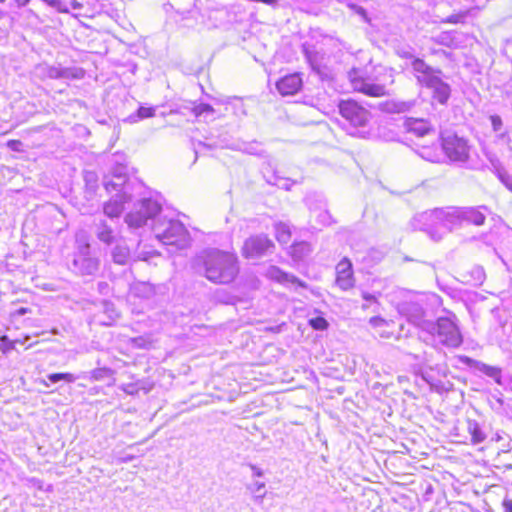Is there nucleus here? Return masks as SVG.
<instances>
[{"label": "nucleus", "mask_w": 512, "mask_h": 512, "mask_svg": "<svg viewBox=\"0 0 512 512\" xmlns=\"http://www.w3.org/2000/svg\"><path fill=\"white\" fill-rule=\"evenodd\" d=\"M198 259L203 262L206 278L215 283H230L239 272L237 258L228 252L209 250Z\"/></svg>", "instance_id": "1"}, {"label": "nucleus", "mask_w": 512, "mask_h": 512, "mask_svg": "<svg viewBox=\"0 0 512 512\" xmlns=\"http://www.w3.org/2000/svg\"><path fill=\"white\" fill-rule=\"evenodd\" d=\"M412 68L416 74L417 81L429 89L432 98L444 105L451 95V87L442 78V71L429 66L424 60L415 58Z\"/></svg>", "instance_id": "2"}, {"label": "nucleus", "mask_w": 512, "mask_h": 512, "mask_svg": "<svg viewBox=\"0 0 512 512\" xmlns=\"http://www.w3.org/2000/svg\"><path fill=\"white\" fill-rule=\"evenodd\" d=\"M423 331L431 334L438 343L457 348L463 342L462 334L457 325V317L454 314L446 317H439L436 322L425 323Z\"/></svg>", "instance_id": "3"}, {"label": "nucleus", "mask_w": 512, "mask_h": 512, "mask_svg": "<svg viewBox=\"0 0 512 512\" xmlns=\"http://www.w3.org/2000/svg\"><path fill=\"white\" fill-rule=\"evenodd\" d=\"M115 178V181H105V188L108 192L112 190L117 191L119 188H121V193L116 194L113 198L106 202L103 207L105 215H107L111 219L119 217L124 210V204L128 203L131 200V194L129 193V185L126 184L125 175L119 174L116 175Z\"/></svg>", "instance_id": "4"}, {"label": "nucleus", "mask_w": 512, "mask_h": 512, "mask_svg": "<svg viewBox=\"0 0 512 512\" xmlns=\"http://www.w3.org/2000/svg\"><path fill=\"white\" fill-rule=\"evenodd\" d=\"M72 265L73 270L80 275H94L99 269L100 261L91 255L88 239L82 233L76 236V251Z\"/></svg>", "instance_id": "5"}, {"label": "nucleus", "mask_w": 512, "mask_h": 512, "mask_svg": "<svg viewBox=\"0 0 512 512\" xmlns=\"http://www.w3.org/2000/svg\"><path fill=\"white\" fill-rule=\"evenodd\" d=\"M160 211L161 206L156 200L142 199L127 213L125 222L126 224H145L148 220H154Z\"/></svg>", "instance_id": "6"}, {"label": "nucleus", "mask_w": 512, "mask_h": 512, "mask_svg": "<svg viewBox=\"0 0 512 512\" xmlns=\"http://www.w3.org/2000/svg\"><path fill=\"white\" fill-rule=\"evenodd\" d=\"M442 149L450 161L465 162L469 158V146L467 140L456 134H448L442 137Z\"/></svg>", "instance_id": "7"}, {"label": "nucleus", "mask_w": 512, "mask_h": 512, "mask_svg": "<svg viewBox=\"0 0 512 512\" xmlns=\"http://www.w3.org/2000/svg\"><path fill=\"white\" fill-rule=\"evenodd\" d=\"M348 78L354 91L370 97H382L387 94L384 85L371 83L363 77L360 69L352 68L348 72Z\"/></svg>", "instance_id": "8"}, {"label": "nucleus", "mask_w": 512, "mask_h": 512, "mask_svg": "<svg viewBox=\"0 0 512 512\" xmlns=\"http://www.w3.org/2000/svg\"><path fill=\"white\" fill-rule=\"evenodd\" d=\"M339 112L353 126H366L371 113L354 100H343L339 103Z\"/></svg>", "instance_id": "9"}, {"label": "nucleus", "mask_w": 512, "mask_h": 512, "mask_svg": "<svg viewBox=\"0 0 512 512\" xmlns=\"http://www.w3.org/2000/svg\"><path fill=\"white\" fill-rule=\"evenodd\" d=\"M157 238L166 246L184 249L190 244V235L185 226H168L163 232L157 233Z\"/></svg>", "instance_id": "10"}, {"label": "nucleus", "mask_w": 512, "mask_h": 512, "mask_svg": "<svg viewBox=\"0 0 512 512\" xmlns=\"http://www.w3.org/2000/svg\"><path fill=\"white\" fill-rule=\"evenodd\" d=\"M490 211L486 207L479 208H458L451 207L452 224L468 222L470 224H483Z\"/></svg>", "instance_id": "11"}, {"label": "nucleus", "mask_w": 512, "mask_h": 512, "mask_svg": "<svg viewBox=\"0 0 512 512\" xmlns=\"http://www.w3.org/2000/svg\"><path fill=\"white\" fill-rule=\"evenodd\" d=\"M272 247V242L266 236H255L245 241L243 253L247 258H255L267 253Z\"/></svg>", "instance_id": "12"}, {"label": "nucleus", "mask_w": 512, "mask_h": 512, "mask_svg": "<svg viewBox=\"0 0 512 512\" xmlns=\"http://www.w3.org/2000/svg\"><path fill=\"white\" fill-rule=\"evenodd\" d=\"M414 220L424 224H439L445 222L452 224L451 207L435 208L432 210L423 211L416 214Z\"/></svg>", "instance_id": "13"}, {"label": "nucleus", "mask_w": 512, "mask_h": 512, "mask_svg": "<svg viewBox=\"0 0 512 512\" xmlns=\"http://www.w3.org/2000/svg\"><path fill=\"white\" fill-rule=\"evenodd\" d=\"M155 287L143 281L133 282L129 287L127 300L131 305L136 304L137 300H149L155 295Z\"/></svg>", "instance_id": "14"}, {"label": "nucleus", "mask_w": 512, "mask_h": 512, "mask_svg": "<svg viewBox=\"0 0 512 512\" xmlns=\"http://www.w3.org/2000/svg\"><path fill=\"white\" fill-rule=\"evenodd\" d=\"M399 311L407 318L409 322L413 323L415 326H418L422 330L424 324L430 322L424 319V310L421 305L416 302H405L401 304Z\"/></svg>", "instance_id": "15"}, {"label": "nucleus", "mask_w": 512, "mask_h": 512, "mask_svg": "<svg viewBox=\"0 0 512 512\" xmlns=\"http://www.w3.org/2000/svg\"><path fill=\"white\" fill-rule=\"evenodd\" d=\"M336 273V284L342 290H348L354 286L352 264L348 259H343L338 263Z\"/></svg>", "instance_id": "16"}, {"label": "nucleus", "mask_w": 512, "mask_h": 512, "mask_svg": "<svg viewBox=\"0 0 512 512\" xmlns=\"http://www.w3.org/2000/svg\"><path fill=\"white\" fill-rule=\"evenodd\" d=\"M302 87V79L299 74H290L281 78L276 83V88L283 96L294 95Z\"/></svg>", "instance_id": "17"}, {"label": "nucleus", "mask_w": 512, "mask_h": 512, "mask_svg": "<svg viewBox=\"0 0 512 512\" xmlns=\"http://www.w3.org/2000/svg\"><path fill=\"white\" fill-rule=\"evenodd\" d=\"M265 276L268 279L276 281L285 286H290V285H297L300 287L305 286L304 283L302 281H300L298 278H296L294 275L288 274L276 266L268 267L265 272Z\"/></svg>", "instance_id": "18"}, {"label": "nucleus", "mask_w": 512, "mask_h": 512, "mask_svg": "<svg viewBox=\"0 0 512 512\" xmlns=\"http://www.w3.org/2000/svg\"><path fill=\"white\" fill-rule=\"evenodd\" d=\"M459 360L470 367H474L478 371L484 373L490 378H493L498 384H501V369L495 366H490L477 360H473L468 356H459Z\"/></svg>", "instance_id": "19"}, {"label": "nucleus", "mask_w": 512, "mask_h": 512, "mask_svg": "<svg viewBox=\"0 0 512 512\" xmlns=\"http://www.w3.org/2000/svg\"><path fill=\"white\" fill-rule=\"evenodd\" d=\"M404 127L408 132H411L417 136H424L432 131L431 125L424 119L419 118H408L404 122Z\"/></svg>", "instance_id": "20"}, {"label": "nucleus", "mask_w": 512, "mask_h": 512, "mask_svg": "<svg viewBox=\"0 0 512 512\" xmlns=\"http://www.w3.org/2000/svg\"><path fill=\"white\" fill-rule=\"evenodd\" d=\"M490 162L498 179L512 192V176L505 170L499 160L491 159Z\"/></svg>", "instance_id": "21"}, {"label": "nucleus", "mask_w": 512, "mask_h": 512, "mask_svg": "<svg viewBox=\"0 0 512 512\" xmlns=\"http://www.w3.org/2000/svg\"><path fill=\"white\" fill-rule=\"evenodd\" d=\"M466 425H467V431L471 436V442L473 444L482 443L486 439V435L482 431V429L477 421L468 419L466 422Z\"/></svg>", "instance_id": "22"}, {"label": "nucleus", "mask_w": 512, "mask_h": 512, "mask_svg": "<svg viewBox=\"0 0 512 512\" xmlns=\"http://www.w3.org/2000/svg\"><path fill=\"white\" fill-rule=\"evenodd\" d=\"M312 251L311 245L307 242L301 241L294 243L290 248V255L294 260H302L307 257Z\"/></svg>", "instance_id": "23"}, {"label": "nucleus", "mask_w": 512, "mask_h": 512, "mask_svg": "<svg viewBox=\"0 0 512 512\" xmlns=\"http://www.w3.org/2000/svg\"><path fill=\"white\" fill-rule=\"evenodd\" d=\"M265 487V483L261 481H254L253 483L247 486V489L253 495L254 502L258 505H261L263 503V500L266 496L267 491Z\"/></svg>", "instance_id": "24"}, {"label": "nucleus", "mask_w": 512, "mask_h": 512, "mask_svg": "<svg viewBox=\"0 0 512 512\" xmlns=\"http://www.w3.org/2000/svg\"><path fill=\"white\" fill-rule=\"evenodd\" d=\"M113 261L117 264L124 265L130 257L129 248L125 245L117 244L112 251Z\"/></svg>", "instance_id": "25"}, {"label": "nucleus", "mask_w": 512, "mask_h": 512, "mask_svg": "<svg viewBox=\"0 0 512 512\" xmlns=\"http://www.w3.org/2000/svg\"><path fill=\"white\" fill-rule=\"evenodd\" d=\"M422 230L434 241H439L445 234L450 232L448 226H423Z\"/></svg>", "instance_id": "26"}, {"label": "nucleus", "mask_w": 512, "mask_h": 512, "mask_svg": "<svg viewBox=\"0 0 512 512\" xmlns=\"http://www.w3.org/2000/svg\"><path fill=\"white\" fill-rule=\"evenodd\" d=\"M97 235L106 244H111L116 238L115 232L109 226H99Z\"/></svg>", "instance_id": "27"}, {"label": "nucleus", "mask_w": 512, "mask_h": 512, "mask_svg": "<svg viewBox=\"0 0 512 512\" xmlns=\"http://www.w3.org/2000/svg\"><path fill=\"white\" fill-rule=\"evenodd\" d=\"M474 10V8L459 12L457 14L450 15L447 17L443 22L450 23V24H457V23H463L464 20L470 13Z\"/></svg>", "instance_id": "28"}, {"label": "nucleus", "mask_w": 512, "mask_h": 512, "mask_svg": "<svg viewBox=\"0 0 512 512\" xmlns=\"http://www.w3.org/2000/svg\"><path fill=\"white\" fill-rule=\"evenodd\" d=\"M48 379L51 383H57L61 380L72 383L76 380V377L71 373H53L48 375Z\"/></svg>", "instance_id": "29"}, {"label": "nucleus", "mask_w": 512, "mask_h": 512, "mask_svg": "<svg viewBox=\"0 0 512 512\" xmlns=\"http://www.w3.org/2000/svg\"><path fill=\"white\" fill-rule=\"evenodd\" d=\"M27 485L29 488H34V489H37L40 491H46V492L53 491V486L51 484H49L45 487L43 481H41L40 479L34 478V477L27 479Z\"/></svg>", "instance_id": "30"}, {"label": "nucleus", "mask_w": 512, "mask_h": 512, "mask_svg": "<svg viewBox=\"0 0 512 512\" xmlns=\"http://www.w3.org/2000/svg\"><path fill=\"white\" fill-rule=\"evenodd\" d=\"M276 237L281 244H287L291 237L289 226H278Z\"/></svg>", "instance_id": "31"}, {"label": "nucleus", "mask_w": 512, "mask_h": 512, "mask_svg": "<svg viewBox=\"0 0 512 512\" xmlns=\"http://www.w3.org/2000/svg\"><path fill=\"white\" fill-rule=\"evenodd\" d=\"M422 158L430 161V162H438L440 160V155L437 150H432L430 148H423L420 152Z\"/></svg>", "instance_id": "32"}, {"label": "nucleus", "mask_w": 512, "mask_h": 512, "mask_svg": "<svg viewBox=\"0 0 512 512\" xmlns=\"http://www.w3.org/2000/svg\"><path fill=\"white\" fill-rule=\"evenodd\" d=\"M49 6L55 8L60 13H68V7L61 0H43Z\"/></svg>", "instance_id": "33"}, {"label": "nucleus", "mask_w": 512, "mask_h": 512, "mask_svg": "<svg viewBox=\"0 0 512 512\" xmlns=\"http://www.w3.org/2000/svg\"><path fill=\"white\" fill-rule=\"evenodd\" d=\"M111 374V370L108 368H98L91 371V378L94 380H102L106 376Z\"/></svg>", "instance_id": "34"}, {"label": "nucleus", "mask_w": 512, "mask_h": 512, "mask_svg": "<svg viewBox=\"0 0 512 512\" xmlns=\"http://www.w3.org/2000/svg\"><path fill=\"white\" fill-rule=\"evenodd\" d=\"M155 115V109L153 107H140L137 112V118L145 119Z\"/></svg>", "instance_id": "35"}, {"label": "nucleus", "mask_w": 512, "mask_h": 512, "mask_svg": "<svg viewBox=\"0 0 512 512\" xmlns=\"http://www.w3.org/2000/svg\"><path fill=\"white\" fill-rule=\"evenodd\" d=\"M214 112V109L211 105L209 104H199L197 105L195 108H194V113L196 116H201L205 113H213Z\"/></svg>", "instance_id": "36"}, {"label": "nucleus", "mask_w": 512, "mask_h": 512, "mask_svg": "<svg viewBox=\"0 0 512 512\" xmlns=\"http://www.w3.org/2000/svg\"><path fill=\"white\" fill-rule=\"evenodd\" d=\"M310 324L317 330H323L327 327V321L322 317H317L310 320Z\"/></svg>", "instance_id": "37"}, {"label": "nucleus", "mask_w": 512, "mask_h": 512, "mask_svg": "<svg viewBox=\"0 0 512 512\" xmlns=\"http://www.w3.org/2000/svg\"><path fill=\"white\" fill-rule=\"evenodd\" d=\"M121 389L128 395H135L139 390L138 383L122 384Z\"/></svg>", "instance_id": "38"}, {"label": "nucleus", "mask_w": 512, "mask_h": 512, "mask_svg": "<svg viewBox=\"0 0 512 512\" xmlns=\"http://www.w3.org/2000/svg\"><path fill=\"white\" fill-rule=\"evenodd\" d=\"M472 274L476 284H481L485 278L484 270L481 267H475L472 270Z\"/></svg>", "instance_id": "39"}, {"label": "nucleus", "mask_w": 512, "mask_h": 512, "mask_svg": "<svg viewBox=\"0 0 512 512\" xmlns=\"http://www.w3.org/2000/svg\"><path fill=\"white\" fill-rule=\"evenodd\" d=\"M490 120L494 131H499L502 128L503 122L500 116L492 115L490 116Z\"/></svg>", "instance_id": "40"}, {"label": "nucleus", "mask_w": 512, "mask_h": 512, "mask_svg": "<svg viewBox=\"0 0 512 512\" xmlns=\"http://www.w3.org/2000/svg\"><path fill=\"white\" fill-rule=\"evenodd\" d=\"M413 105H414L413 101L400 102L398 104H395V110H396V112H405V111L410 110Z\"/></svg>", "instance_id": "41"}, {"label": "nucleus", "mask_w": 512, "mask_h": 512, "mask_svg": "<svg viewBox=\"0 0 512 512\" xmlns=\"http://www.w3.org/2000/svg\"><path fill=\"white\" fill-rule=\"evenodd\" d=\"M369 323L373 327H380V326L384 325L386 323V321L379 316H374V317L370 318Z\"/></svg>", "instance_id": "42"}, {"label": "nucleus", "mask_w": 512, "mask_h": 512, "mask_svg": "<svg viewBox=\"0 0 512 512\" xmlns=\"http://www.w3.org/2000/svg\"><path fill=\"white\" fill-rule=\"evenodd\" d=\"M22 145V143L18 140H9L8 143H7V146L14 150V151H19V147Z\"/></svg>", "instance_id": "43"}, {"label": "nucleus", "mask_w": 512, "mask_h": 512, "mask_svg": "<svg viewBox=\"0 0 512 512\" xmlns=\"http://www.w3.org/2000/svg\"><path fill=\"white\" fill-rule=\"evenodd\" d=\"M250 468L252 470V475L255 476V477H262L263 476V471L262 469H260L259 467L251 464L250 465Z\"/></svg>", "instance_id": "44"}, {"label": "nucleus", "mask_w": 512, "mask_h": 512, "mask_svg": "<svg viewBox=\"0 0 512 512\" xmlns=\"http://www.w3.org/2000/svg\"><path fill=\"white\" fill-rule=\"evenodd\" d=\"M104 307L107 311H110L112 314L110 315V318L113 320L114 318L117 317V313L115 312V310L113 309V305L108 303V302H104Z\"/></svg>", "instance_id": "45"}, {"label": "nucleus", "mask_w": 512, "mask_h": 512, "mask_svg": "<svg viewBox=\"0 0 512 512\" xmlns=\"http://www.w3.org/2000/svg\"><path fill=\"white\" fill-rule=\"evenodd\" d=\"M49 76L53 78L62 77L61 72L56 68H50L49 69Z\"/></svg>", "instance_id": "46"}, {"label": "nucleus", "mask_w": 512, "mask_h": 512, "mask_svg": "<svg viewBox=\"0 0 512 512\" xmlns=\"http://www.w3.org/2000/svg\"><path fill=\"white\" fill-rule=\"evenodd\" d=\"M503 506H504L505 512H512V501L511 500H504Z\"/></svg>", "instance_id": "47"}, {"label": "nucleus", "mask_w": 512, "mask_h": 512, "mask_svg": "<svg viewBox=\"0 0 512 512\" xmlns=\"http://www.w3.org/2000/svg\"><path fill=\"white\" fill-rule=\"evenodd\" d=\"M362 297L364 300L366 301H376V297L370 293H367V292H363L362 293Z\"/></svg>", "instance_id": "48"}, {"label": "nucleus", "mask_w": 512, "mask_h": 512, "mask_svg": "<svg viewBox=\"0 0 512 512\" xmlns=\"http://www.w3.org/2000/svg\"><path fill=\"white\" fill-rule=\"evenodd\" d=\"M449 39V33H442L440 36H439V43L440 44H447V40Z\"/></svg>", "instance_id": "49"}, {"label": "nucleus", "mask_w": 512, "mask_h": 512, "mask_svg": "<svg viewBox=\"0 0 512 512\" xmlns=\"http://www.w3.org/2000/svg\"><path fill=\"white\" fill-rule=\"evenodd\" d=\"M354 9H355V12L359 15H361L362 17L366 18V11L363 7H360V6H354Z\"/></svg>", "instance_id": "50"}, {"label": "nucleus", "mask_w": 512, "mask_h": 512, "mask_svg": "<svg viewBox=\"0 0 512 512\" xmlns=\"http://www.w3.org/2000/svg\"><path fill=\"white\" fill-rule=\"evenodd\" d=\"M70 4L73 9H81L83 7V4L78 2L77 0H70Z\"/></svg>", "instance_id": "51"}, {"label": "nucleus", "mask_w": 512, "mask_h": 512, "mask_svg": "<svg viewBox=\"0 0 512 512\" xmlns=\"http://www.w3.org/2000/svg\"><path fill=\"white\" fill-rule=\"evenodd\" d=\"M277 185L286 190H289L290 186H291V184L288 182V180H284L283 183H277Z\"/></svg>", "instance_id": "52"}, {"label": "nucleus", "mask_w": 512, "mask_h": 512, "mask_svg": "<svg viewBox=\"0 0 512 512\" xmlns=\"http://www.w3.org/2000/svg\"><path fill=\"white\" fill-rule=\"evenodd\" d=\"M98 286H99V291H100L101 293H105V290L108 288V284H107V283H105V282H100V283L98 284Z\"/></svg>", "instance_id": "53"}, {"label": "nucleus", "mask_w": 512, "mask_h": 512, "mask_svg": "<svg viewBox=\"0 0 512 512\" xmlns=\"http://www.w3.org/2000/svg\"><path fill=\"white\" fill-rule=\"evenodd\" d=\"M0 341H1V344H0V349L5 353L6 350L4 349V343L7 341V337L6 336H2L0 338Z\"/></svg>", "instance_id": "54"}, {"label": "nucleus", "mask_w": 512, "mask_h": 512, "mask_svg": "<svg viewBox=\"0 0 512 512\" xmlns=\"http://www.w3.org/2000/svg\"><path fill=\"white\" fill-rule=\"evenodd\" d=\"M15 1H16L17 5H18L19 7H23V6H25L26 4H28V2H29L30 0H15Z\"/></svg>", "instance_id": "55"}, {"label": "nucleus", "mask_w": 512, "mask_h": 512, "mask_svg": "<svg viewBox=\"0 0 512 512\" xmlns=\"http://www.w3.org/2000/svg\"><path fill=\"white\" fill-rule=\"evenodd\" d=\"M129 120H130V122H132V123L137 121V119H136L134 116H130V117H129Z\"/></svg>", "instance_id": "56"}, {"label": "nucleus", "mask_w": 512, "mask_h": 512, "mask_svg": "<svg viewBox=\"0 0 512 512\" xmlns=\"http://www.w3.org/2000/svg\"><path fill=\"white\" fill-rule=\"evenodd\" d=\"M172 224H182L180 220H177V222H174V221H170L169 222V225H172Z\"/></svg>", "instance_id": "57"}, {"label": "nucleus", "mask_w": 512, "mask_h": 512, "mask_svg": "<svg viewBox=\"0 0 512 512\" xmlns=\"http://www.w3.org/2000/svg\"><path fill=\"white\" fill-rule=\"evenodd\" d=\"M10 347L7 348V345H4V349L7 351Z\"/></svg>", "instance_id": "58"}, {"label": "nucleus", "mask_w": 512, "mask_h": 512, "mask_svg": "<svg viewBox=\"0 0 512 512\" xmlns=\"http://www.w3.org/2000/svg\"><path fill=\"white\" fill-rule=\"evenodd\" d=\"M6 0H0V3H4Z\"/></svg>", "instance_id": "59"}]
</instances>
